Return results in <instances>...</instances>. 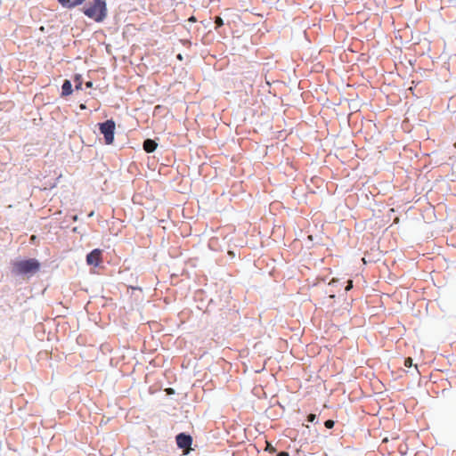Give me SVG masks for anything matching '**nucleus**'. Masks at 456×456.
<instances>
[{
    "mask_svg": "<svg viewBox=\"0 0 456 456\" xmlns=\"http://www.w3.org/2000/svg\"><path fill=\"white\" fill-rule=\"evenodd\" d=\"M40 269L41 263L34 257L18 258L11 262L12 275L23 281L30 280Z\"/></svg>",
    "mask_w": 456,
    "mask_h": 456,
    "instance_id": "obj_1",
    "label": "nucleus"
},
{
    "mask_svg": "<svg viewBox=\"0 0 456 456\" xmlns=\"http://www.w3.org/2000/svg\"><path fill=\"white\" fill-rule=\"evenodd\" d=\"M82 13L96 23H102L108 16L105 0H90L80 8Z\"/></svg>",
    "mask_w": 456,
    "mask_h": 456,
    "instance_id": "obj_2",
    "label": "nucleus"
},
{
    "mask_svg": "<svg viewBox=\"0 0 456 456\" xmlns=\"http://www.w3.org/2000/svg\"><path fill=\"white\" fill-rule=\"evenodd\" d=\"M100 134L103 135L106 144H111L114 142L116 123L113 119H107L97 124Z\"/></svg>",
    "mask_w": 456,
    "mask_h": 456,
    "instance_id": "obj_3",
    "label": "nucleus"
},
{
    "mask_svg": "<svg viewBox=\"0 0 456 456\" xmlns=\"http://www.w3.org/2000/svg\"><path fill=\"white\" fill-rule=\"evenodd\" d=\"M192 436L186 432H181L175 436V443L179 449L183 450L186 454L189 453L192 444Z\"/></svg>",
    "mask_w": 456,
    "mask_h": 456,
    "instance_id": "obj_4",
    "label": "nucleus"
},
{
    "mask_svg": "<svg viewBox=\"0 0 456 456\" xmlns=\"http://www.w3.org/2000/svg\"><path fill=\"white\" fill-rule=\"evenodd\" d=\"M86 262L88 265L94 267L100 266L102 262V250L100 248H94L86 254Z\"/></svg>",
    "mask_w": 456,
    "mask_h": 456,
    "instance_id": "obj_5",
    "label": "nucleus"
},
{
    "mask_svg": "<svg viewBox=\"0 0 456 456\" xmlns=\"http://www.w3.org/2000/svg\"><path fill=\"white\" fill-rule=\"evenodd\" d=\"M63 8L74 9L82 5L86 0H56Z\"/></svg>",
    "mask_w": 456,
    "mask_h": 456,
    "instance_id": "obj_6",
    "label": "nucleus"
},
{
    "mask_svg": "<svg viewBox=\"0 0 456 456\" xmlns=\"http://www.w3.org/2000/svg\"><path fill=\"white\" fill-rule=\"evenodd\" d=\"M158 142L154 139L147 138L142 142V148L147 153H152L156 151Z\"/></svg>",
    "mask_w": 456,
    "mask_h": 456,
    "instance_id": "obj_7",
    "label": "nucleus"
},
{
    "mask_svg": "<svg viewBox=\"0 0 456 456\" xmlns=\"http://www.w3.org/2000/svg\"><path fill=\"white\" fill-rule=\"evenodd\" d=\"M73 92L71 81L69 79H64L61 85V95L62 97H67L70 95Z\"/></svg>",
    "mask_w": 456,
    "mask_h": 456,
    "instance_id": "obj_8",
    "label": "nucleus"
},
{
    "mask_svg": "<svg viewBox=\"0 0 456 456\" xmlns=\"http://www.w3.org/2000/svg\"><path fill=\"white\" fill-rule=\"evenodd\" d=\"M76 90H82L83 77L80 74H75L73 77Z\"/></svg>",
    "mask_w": 456,
    "mask_h": 456,
    "instance_id": "obj_9",
    "label": "nucleus"
},
{
    "mask_svg": "<svg viewBox=\"0 0 456 456\" xmlns=\"http://www.w3.org/2000/svg\"><path fill=\"white\" fill-rule=\"evenodd\" d=\"M214 23H215V29H216V30H219L220 28H222L224 24L223 19L219 16L215 17Z\"/></svg>",
    "mask_w": 456,
    "mask_h": 456,
    "instance_id": "obj_10",
    "label": "nucleus"
},
{
    "mask_svg": "<svg viewBox=\"0 0 456 456\" xmlns=\"http://www.w3.org/2000/svg\"><path fill=\"white\" fill-rule=\"evenodd\" d=\"M324 425L327 428H332L335 425V422L332 419H328L324 422Z\"/></svg>",
    "mask_w": 456,
    "mask_h": 456,
    "instance_id": "obj_11",
    "label": "nucleus"
},
{
    "mask_svg": "<svg viewBox=\"0 0 456 456\" xmlns=\"http://www.w3.org/2000/svg\"><path fill=\"white\" fill-rule=\"evenodd\" d=\"M404 365L406 367H411L412 365V359L411 357H408L404 360Z\"/></svg>",
    "mask_w": 456,
    "mask_h": 456,
    "instance_id": "obj_12",
    "label": "nucleus"
},
{
    "mask_svg": "<svg viewBox=\"0 0 456 456\" xmlns=\"http://www.w3.org/2000/svg\"><path fill=\"white\" fill-rule=\"evenodd\" d=\"M315 419H316V415L313 414V413L309 414L307 417V420L309 422H314L315 420Z\"/></svg>",
    "mask_w": 456,
    "mask_h": 456,
    "instance_id": "obj_13",
    "label": "nucleus"
},
{
    "mask_svg": "<svg viewBox=\"0 0 456 456\" xmlns=\"http://www.w3.org/2000/svg\"><path fill=\"white\" fill-rule=\"evenodd\" d=\"M352 288H353V281H348V282H347V286L346 287V291H348V290H350Z\"/></svg>",
    "mask_w": 456,
    "mask_h": 456,
    "instance_id": "obj_14",
    "label": "nucleus"
},
{
    "mask_svg": "<svg viewBox=\"0 0 456 456\" xmlns=\"http://www.w3.org/2000/svg\"><path fill=\"white\" fill-rule=\"evenodd\" d=\"M93 85H94V84H93V82H92V81H87V82L86 83V88H92V87H93Z\"/></svg>",
    "mask_w": 456,
    "mask_h": 456,
    "instance_id": "obj_15",
    "label": "nucleus"
},
{
    "mask_svg": "<svg viewBox=\"0 0 456 456\" xmlns=\"http://www.w3.org/2000/svg\"><path fill=\"white\" fill-rule=\"evenodd\" d=\"M277 456H289L287 452H281Z\"/></svg>",
    "mask_w": 456,
    "mask_h": 456,
    "instance_id": "obj_16",
    "label": "nucleus"
},
{
    "mask_svg": "<svg viewBox=\"0 0 456 456\" xmlns=\"http://www.w3.org/2000/svg\"><path fill=\"white\" fill-rule=\"evenodd\" d=\"M176 58H177L179 61H183V54H182V53H178V54L176 55Z\"/></svg>",
    "mask_w": 456,
    "mask_h": 456,
    "instance_id": "obj_17",
    "label": "nucleus"
},
{
    "mask_svg": "<svg viewBox=\"0 0 456 456\" xmlns=\"http://www.w3.org/2000/svg\"><path fill=\"white\" fill-rule=\"evenodd\" d=\"M71 219H72L73 221H77V215H73V216H71Z\"/></svg>",
    "mask_w": 456,
    "mask_h": 456,
    "instance_id": "obj_18",
    "label": "nucleus"
},
{
    "mask_svg": "<svg viewBox=\"0 0 456 456\" xmlns=\"http://www.w3.org/2000/svg\"><path fill=\"white\" fill-rule=\"evenodd\" d=\"M267 448L270 450V452H274L275 449L271 447L270 444H267Z\"/></svg>",
    "mask_w": 456,
    "mask_h": 456,
    "instance_id": "obj_19",
    "label": "nucleus"
},
{
    "mask_svg": "<svg viewBox=\"0 0 456 456\" xmlns=\"http://www.w3.org/2000/svg\"><path fill=\"white\" fill-rule=\"evenodd\" d=\"M221 419H224V417H222ZM222 424L224 425V430H225V431H227L226 428L224 427L225 422H224V419H222Z\"/></svg>",
    "mask_w": 456,
    "mask_h": 456,
    "instance_id": "obj_20",
    "label": "nucleus"
},
{
    "mask_svg": "<svg viewBox=\"0 0 456 456\" xmlns=\"http://www.w3.org/2000/svg\"><path fill=\"white\" fill-rule=\"evenodd\" d=\"M229 255H230V256H234L233 252H232V251L229 252Z\"/></svg>",
    "mask_w": 456,
    "mask_h": 456,
    "instance_id": "obj_21",
    "label": "nucleus"
}]
</instances>
